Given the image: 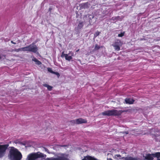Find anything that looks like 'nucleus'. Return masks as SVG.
I'll return each instance as SVG.
<instances>
[{
  "label": "nucleus",
  "mask_w": 160,
  "mask_h": 160,
  "mask_svg": "<svg viewBox=\"0 0 160 160\" xmlns=\"http://www.w3.org/2000/svg\"><path fill=\"white\" fill-rule=\"evenodd\" d=\"M155 154V153L152 154H148L144 157L147 160H153V157L156 158V156H155L154 155Z\"/></svg>",
  "instance_id": "obj_8"
},
{
  "label": "nucleus",
  "mask_w": 160,
  "mask_h": 160,
  "mask_svg": "<svg viewBox=\"0 0 160 160\" xmlns=\"http://www.w3.org/2000/svg\"><path fill=\"white\" fill-rule=\"evenodd\" d=\"M100 47L97 44H96L95 47V50H98L99 48Z\"/></svg>",
  "instance_id": "obj_21"
},
{
  "label": "nucleus",
  "mask_w": 160,
  "mask_h": 160,
  "mask_svg": "<svg viewBox=\"0 0 160 160\" xmlns=\"http://www.w3.org/2000/svg\"><path fill=\"white\" fill-rule=\"evenodd\" d=\"M79 49H78V50H77L76 52H77L78 51H79Z\"/></svg>",
  "instance_id": "obj_27"
},
{
  "label": "nucleus",
  "mask_w": 160,
  "mask_h": 160,
  "mask_svg": "<svg viewBox=\"0 0 160 160\" xmlns=\"http://www.w3.org/2000/svg\"><path fill=\"white\" fill-rule=\"evenodd\" d=\"M122 112L120 111H117L116 110H108L102 112L100 115H102L103 116H118L120 115Z\"/></svg>",
  "instance_id": "obj_2"
},
{
  "label": "nucleus",
  "mask_w": 160,
  "mask_h": 160,
  "mask_svg": "<svg viewBox=\"0 0 160 160\" xmlns=\"http://www.w3.org/2000/svg\"><path fill=\"white\" fill-rule=\"evenodd\" d=\"M43 157V154L40 152L32 153L29 154L27 158L28 160H36L37 159Z\"/></svg>",
  "instance_id": "obj_3"
},
{
  "label": "nucleus",
  "mask_w": 160,
  "mask_h": 160,
  "mask_svg": "<svg viewBox=\"0 0 160 160\" xmlns=\"http://www.w3.org/2000/svg\"><path fill=\"white\" fill-rule=\"evenodd\" d=\"M45 150H46V151H47V149H45Z\"/></svg>",
  "instance_id": "obj_28"
},
{
  "label": "nucleus",
  "mask_w": 160,
  "mask_h": 160,
  "mask_svg": "<svg viewBox=\"0 0 160 160\" xmlns=\"http://www.w3.org/2000/svg\"><path fill=\"white\" fill-rule=\"evenodd\" d=\"M126 160H138L136 158H133L131 157L127 158L126 159Z\"/></svg>",
  "instance_id": "obj_15"
},
{
  "label": "nucleus",
  "mask_w": 160,
  "mask_h": 160,
  "mask_svg": "<svg viewBox=\"0 0 160 160\" xmlns=\"http://www.w3.org/2000/svg\"><path fill=\"white\" fill-rule=\"evenodd\" d=\"M125 101L126 103L132 104L133 103L134 100L132 98H127L125 100Z\"/></svg>",
  "instance_id": "obj_10"
},
{
  "label": "nucleus",
  "mask_w": 160,
  "mask_h": 160,
  "mask_svg": "<svg viewBox=\"0 0 160 160\" xmlns=\"http://www.w3.org/2000/svg\"><path fill=\"white\" fill-rule=\"evenodd\" d=\"M48 70L49 72H51L52 73V72H51V70L50 68H48Z\"/></svg>",
  "instance_id": "obj_24"
},
{
  "label": "nucleus",
  "mask_w": 160,
  "mask_h": 160,
  "mask_svg": "<svg viewBox=\"0 0 160 160\" xmlns=\"http://www.w3.org/2000/svg\"><path fill=\"white\" fill-rule=\"evenodd\" d=\"M119 17H112L111 18V20L114 21L117 20H119L118 19Z\"/></svg>",
  "instance_id": "obj_19"
},
{
  "label": "nucleus",
  "mask_w": 160,
  "mask_h": 160,
  "mask_svg": "<svg viewBox=\"0 0 160 160\" xmlns=\"http://www.w3.org/2000/svg\"><path fill=\"white\" fill-rule=\"evenodd\" d=\"M82 6L84 8H87L88 7V3H83L82 4Z\"/></svg>",
  "instance_id": "obj_16"
},
{
  "label": "nucleus",
  "mask_w": 160,
  "mask_h": 160,
  "mask_svg": "<svg viewBox=\"0 0 160 160\" xmlns=\"http://www.w3.org/2000/svg\"><path fill=\"white\" fill-rule=\"evenodd\" d=\"M83 26L82 23H80L78 25L77 27L78 29H80L82 28Z\"/></svg>",
  "instance_id": "obj_18"
},
{
  "label": "nucleus",
  "mask_w": 160,
  "mask_h": 160,
  "mask_svg": "<svg viewBox=\"0 0 160 160\" xmlns=\"http://www.w3.org/2000/svg\"><path fill=\"white\" fill-rule=\"evenodd\" d=\"M8 146V144L0 145V158H2L5 155Z\"/></svg>",
  "instance_id": "obj_5"
},
{
  "label": "nucleus",
  "mask_w": 160,
  "mask_h": 160,
  "mask_svg": "<svg viewBox=\"0 0 160 160\" xmlns=\"http://www.w3.org/2000/svg\"><path fill=\"white\" fill-rule=\"evenodd\" d=\"M114 158L117 159H120L121 156L119 154H117L114 155Z\"/></svg>",
  "instance_id": "obj_17"
},
{
  "label": "nucleus",
  "mask_w": 160,
  "mask_h": 160,
  "mask_svg": "<svg viewBox=\"0 0 160 160\" xmlns=\"http://www.w3.org/2000/svg\"><path fill=\"white\" fill-rule=\"evenodd\" d=\"M100 33V32H98V31L96 32L94 34V36L95 37H97V36H98V35H99Z\"/></svg>",
  "instance_id": "obj_20"
},
{
  "label": "nucleus",
  "mask_w": 160,
  "mask_h": 160,
  "mask_svg": "<svg viewBox=\"0 0 160 160\" xmlns=\"http://www.w3.org/2000/svg\"><path fill=\"white\" fill-rule=\"evenodd\" d=\"M122 44L121 41L118 40L115 42L112 45L116 50L118 51L120 50V47L122 46Z\"/></svg>",
  "instance_id": "obj_6"
},
{
  "label": "nucleus",
  "mask_w": 160,
  "mask_h": 160,
  "mask_svg": "<svg viewBox=\"0 0 160 160\" xmlns=\"http://www.w3.org/2000/svg\"><path fill=\"white\" fill-rule=\"evenodd\" d=\"M52 73L55 74H56V75H58V76L59 75V73L58 72H52Z\"/></svg>",
  "instance_id": "obj_23"
},
{
  "label": "nucleus",
  "mask_w": 160,
  "mask_h": 160,
  "mask_svg": "<svg viewBox=\"0 0 160 160\" xmlns=\"http://www.w3.org/2000/svg\"><path fill=\"white\" fill-rule=\"evenodd\" d=\"M107 160H112L111 158H108L107 159Z\"/></svg>",
  "instance_id": "obj_26"
},
{
  "label": "nucleus",
  "mask_w": 160,
  "mask_h": 160,
  "mask_svg": "<svg viewBox=\"0 0 160 160\" xmlns=\"http://www.w3.org/2000/svg\"><path fill=\"white\" fill-rule=\"evenodd\" d=\"M154 155V156L156 157L157 158V160H160V152H156Z\"/></svg>",
  "instance_id": "obj_13"
},
{
  "label": "nucleus",
  "mask_w": 160,
  "mask_h": 160,
  "mask_svg": "<svg viewBox=\"0 0 160 160\" xmlns=\"http://www.w3.org/2000/svg\"><path fill=\"white\" fill-rule=\"evenodd\" d=\"M73 55L74 53L72 51H69L68 54H65L64 52H62L61 57L62 58L65 57L66 60L70 61L72 59Z\"/></svg>",
  "instance_id": "obj_4"
},
{
  "label": "nucleus",
  "mask_w": 160,
  "mask_h": 160,
  "mask_svg": "<svg viewBox=\"0 0 160 160\" xmlns=\"http://www.w3.org/2000/svg\"><path fill=\"white\" fill-rule=\"evenodd\" d=\"M11 42L12 43H13V44H16V42H13L12 41H11Z\"/></svg>",
  "instance_id": "obj_25"
},
{
  "label": "nucleus",
  "mask_w": 160,
  "mask_h": 160,
  "mask_svg": "<svg viewBox=\"0 0 160 160\" xmlns=\"http://www.w3.org/2000/svg\"><path fill=\"white\" fill-rule=\"evenodd\" d=\"M87 122L86 120L84 119H82L81 118H80L76 120L75 121V123L78 124H81L82 123H85Z\"/></svg>",
  "instance_id": "obj_9"
},
{
  "label": "nucleus",
  "mask_w": 160,
  "mask_h": 160,
  "mask_svg": "<svg viewBox=\"0 0 160 160\" xmlns=\"http://www.w3.org/2000/svg\"><path fill=\"white\" fill-rule=\"evenodd\" d=\"M32 60L35 62H36V63L37 64L40 65L41 63L36 58H34L32 59Z\"/></svg>",
  "instance_id": "obj_14"
},
{
  "label": "nucleus",
  "mask_w": 160,
  "mask_h": 160,
  "mask_svg": "<svg viewBox=\"0 0 160 160\" xmlns=\"http://www.w3.org/2000/svg\"><path fill=\"white\" fill-rule=\"evenodd\" d=\"M18 51L29 52V46L26 47L19 48L18 49Z\"/></svg>",
  "instance_id": "obj_11"
},
{
  "label": "nucleus",
  "mask_w": 160,
  "mask_h": 160,
  "mask_svg": "<svg viewBox=\"0 0 160 160\" xmlns=\"http://www.w3.org/2000/svg\"><path fill=\"white\" fill-rule=\"evenodd\" d=\"M29 52H36L38 50V48L34 44L32 43L29 45Z\"/></svg>",
  "instance_id": "obj_7"
},
{
  "label": "nucleus",
  "mask_w": 160,
  "mask_h": 160,
  "mask_svg": "<svg viewBox=\"0 0 160 160\" xmlns=\"http://www.w3.org/2000/svg\"><path fill=\"white\" fill-rule=\"evenodd\" d=\"M43 86L44 87L47 88L48 90L49 91H51L52 88V86L46 84H44Z\"/></svg>",
  "instance_id": "obj_12"
},
{
  "label": "nucleus",
  "mask_w": 160,
  "mask_h": 160,
  "mask_svg": "<svg viewBox=\"0 0 160 160\" xmlns=\"http://www.w3.org/2000/svg\"><path fill=\"white\" fill-rule=\"evenodd\" d=\"M124 33H121L118 34V36L119 37H122L124 35Z\"/></svg>",
  "instance_id": "obj_22"
},
{
  "label": "nucleus",
  "mask_w": 160,
  "mask_h": 160,
  "mask_svg": "<svg viewBox=\"0 0 160 160\" xmlns=\"http://www.w3.org/2000/svg\"><path fill=\"white\" fill-rule=\"evenodd\" d=\"M126 132V134H128V133H127Z\"/></svg>",
  "instance_id": "obj_29"
},
{
  "label": "nucleus",
  "mask_w": 160,
  "mask_h": 160,
  "mask_svg": "<svg viewBox=\"0 0 160 160\" xmlns=\"http://www.w3.org/2000/svg\"><path fill=\"white\" fill-rule=\"evenodd\" d=\"M8 158L10 160H20L22 155L17 149L12 147L9 152Z\"/></svg>",
  "instance_id": "obj_1"
}]
</instances>
